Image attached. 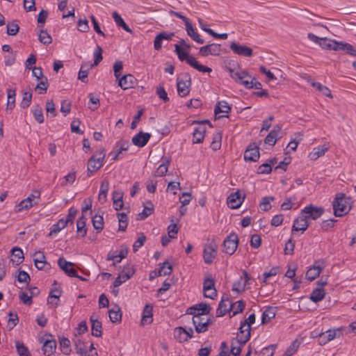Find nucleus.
Wrapping results in <instances>:
<instances>
[{
  "label": "nucleus",
  "mask_w": 356,
  "mask_h": 356,
  "mask_svg": "<svg viewBox=\"0 0 356 356\" xmlns=\"http://www.w3.org/2000/svg\"><path fill=\"white\" fill-rule=\"evenodd\" d=\"M299 347V342L298 340L293 341L289 347L286 349V352L284 354V356H292L293 355L296 351L298 350Z\"/></svg>",
  "instance_id": "obj_62"
},
{
  "label": "nucleus",
  "mask_w": 356,
  "mask_h": 356,
  "mask_svg": "<svg viewBox=\"0 0 356 356\" xmlns=\"http://www.w3.org/2000/svg\"><path fill=\"white\" fill-rule=\"evenodd\" d=\"M32 93L29 92H24L23 93L22 100L21 102V107L22 108H28L31 103Z\"/></svg>",
  "instance_id": "obj_58"
},
{
  "label": "nucleus",
  "mask_w": 356,
  "mask_h": 356,
  "mask_svg": "<svg viewBox=\"0 0 356 356\" xmlns=\"http://www.w3.org/2000/svg\"><path fill=\"white\" fill-rule=\"evenodd\" d=\"M350 198L346 196L344 193L337 194L333 202L334 214L337 217H342L347 214L350 209Z\"/></svg>",
  "instance_id": "obj_2"
},
{
  "label": "nucleus",
  "mask_w": 356,
  "mask_h": 356,
  "mask_svg": "<svg viewBox=\"0 0 356 356\" xmlns=\"http://www.w3.org/2000/svg\"><path fill=\"white\" fill-rule=\"evenodd\" d=\"M92 225L94 228L100 232L104 229V219L102 216L95 215L92 217Z\"/></svg>",
  "instance_id": "obj_50"
},
{
  "label": "nucleus",
  "mask_w": 356,
  "mask_h": 356,
  "mask_svg": "<svg viewBox=\"0 0 356 356\" xmlns=\"http://www.w3.org/2000/svg\"><path fill=\"white\" fill-rule=\"evenodd\" d=\"M233 307V302L229 298H225L222 297L216 311L217 316L220 317L225 316L227 312L232 310Z\"/></svg>",
  "instance_id": "obj_19"
},
{
  "label": "nucleus",
  "mask_w": 356,
  "mask_h": 356,
  "mask_svg": "<svg viewBox=\"0 0 356 356\" xmlns=\"http://www.w3.org/2000/svg\"><path fill=\"white\" fill-rule=\"evenodd\" d=\"M175 35L174 33H168L166 32H161L158 34L154 41V47L156 50H159L162 47V41L163 40H170Z\"/></svg>",
  "instance_id": "obj_27"
},
{
  "label": "nucleus",
  "mask_w": 356,
  "mask_h": 356,
  "mask_svg": "<svg viewBox=\"0 0 356 356\" xmlns=\"http://www.w3.org/2000/svg\"><path fill=\"white\" fill-rule=\"evenodd\" d=\"M275 316V308H273L270 307H268L267 309H266L264 311V312L262 314L261 323L262 324L267 323L268 321H270V320L273 318Z\"/></svg>",
  "instance_id": "obj_41"
},
{
  "label": "nucleus",
  "mask_w": 356,
  "mask_h": 356,
  "mask_svg": "<svg viewBox=\"0 0 356 356\" xmlns=\"http://www.w3.org/2000/svg\"><path fill=\"white\" fill-rule=\"evenodd\" d=\"M211 307L209 305L204 302L197 304L188 309V313L190 314H200L201 315H207L209 314Z\"/></svg>",
  "instance_id": "obj_21"
},
{
  "label": "nucleus",
  "mask_w": 356,
  "mask_h": 356,
  "mask_svg": "<svg viewBox=\"0 0 356 356\" xmlns=\"http://www.w3.org/2000/svg\"><path fill=\"white\" fill-rule=\"evenodd\" d=\"M33 114L34 118L38 123L41 124L44 122V115L41 107L39 106H35L34 109L33 110Z\"/></svg>",
  "instance_id": "obj_57"
},
{
  "label": "nucleus",
  "mask_w": 356,
  "mask_h": 356,
  "mask_svg": "<svg viewBox=\"0 0 356 356\" xmlns=\"http://www.w3.org/2000/svg\"><path fill=\"white\" fill-rule=\"evenodd\" d=\"M229 72L230 76L237 83L243 85L245 88L248 89L254 88L261 90L262 85L256 78H252L250 81L245 79L246 77L251 78L247 71L234 72L232 70H229Z\"/></svg>",
  "instance_id": "obj_1"
},
{
  "label": "nucleus",
  "mask_w": 356,
  "mask_h": 356,
  "mask_svg": "<svg viewBox=\"0 0 356 356\" xmlns=\"http://www.w3.org/2000/svg\"><path fill=\"white\" fill-rule=\"evenodd\" d=\"M113 17L118 26L122 27L125 31L132 33L131 29L127 25L121 16L116 12L113 13Z\"/></svg>",
  "instance_id": "obj_43"
},
{
  "label": "nucleus",
  "mask_w": 356,
  "mask_h": 356,
  "mask_svg": "<svg viewBox=\"0 0 356 356\" xmlns=\"http://www.w3.org/2000/svg\"><path fill=\"white\" fill-rule=\"evenodd\" d=\"M230 49L234 53L239 56L250 57L252 56V49L245 45H240L235 42L230 44Z\"/></svg>",
  "instance_id": "obj_18"
},
{
  "label": "nucleus",
  "mask_w": 356,
  "mask_h": 356,
  "mask_svg": "<svg viewBox=\"0 0 356 356\" xmlns=\"http://www.w3.org/2000/svg\"><path fill=\"white\" fill-rule=\"evenodd\" d=\"M325 295V292L323 289L316 288L311 293L310 299L314 302H318L324 298Z\"/></svg>",
  "instance_id": "obj_44"
},
{
  "label": "nucleus",
  "mask_w": 356,
  "mask_h": 356,
  "mask_svg": "<svg viewBox=\"0 0 356 356\" xmlns=\"http://www.w3.org/2000/svg\"><path fill=\"white\" fill-rule=\"evenodd\" d=\"M215 289V281L211 277H209L206 278L203 283V291L204 293H208L211 289Z\"/></svg>",
  "instance_id": "obj_59"
},
{
  "label": "nucleus",
  "mask_w": 356,
  "mask_h": 356,
  "mask_svg": "<svg viewBox=\"0 0 356 356\" xmlns=\"http://www.w3.org/2000/svg\"><path fill=\"white\" fill-rule=\"evenodd\" d=\"M175 52L180 60H186L193 68L201 72H211V68L200 64L195 57L189 56L188 52L184 51L179 44H175Z\"/></svg>",
  "instance_id": "obj_3"
},
{
  "label": "nucleus",
  "mask_w": 356,
  "mask_h": 356,
  "mask_svg": "<svg viewBox=\"0 0 356 356\" xmlns=\"http://www.w3.org/2000/svg\"><path fill=\"white\" fill-rule=\"evenodd\" d=\"M170 164V161L168 159H166L165 162L161 163L155 171V176L156 177H163L164 176L166 172H168V165Z\"/></svg>",
  "instance_id": "obj_51"
},
{
  "label": "nucleus",
  "mask_w": 356,
  "mask_h": 356,
  "mask_svg": "<svg viewBox=\"0 0 356 356\" xmlns=\"http://www.w3.org/2000/svg\"><path fill=\"white\" fill-rule=\"evenodd\" d=\"M15 346L19 356H31L28 348L23 343L17 341H15Z\"/></svg>",
  "instance_id": "obj_53"
},
{
  "label": "nucleus",
  "mask_w": 356,
  "mask_h": 356,
  "mask_svg": "<svg viewBox=\"0 0 356 356\" xmlns=\"http://www.w3.org/2000/svg\"><path fill=\"white\" fill-rule=\"evenodd\" d=\"M328 148L325 145L318 146L313 149L312 152L309 153V157L311 160H316L320 156H322L327 151Z\"/></svg>",
  "instance_id": "obj_39"
},
{
  "label": "nucleus",
  "mask_w": 356,
  "mask_h": 356,
  "mask_svg": "<svg viewBox=\"0 0 356 356\" xmlns=\"http://www.w3.org/2000/svg\"><path fill=\"white\" fill-rule=\"evenodd\" d=\"M60 346L63 354L69 355L70 353V341L67 338L64 337L60 338Z\"/></svg>",
  "instance_id": "obj_47"
},
{
  "label": "nucleus",
  "mask_w": 356,
  "mask_h": 356,
  "mask_svg": "<svg viewBox=\"0 0 356 356\" xmlns=\"http://www.w3.org/2000/svg\"><path fill=\"white\" fill-rule=\"evenodd\" d=\"M12 256L13 258L10 259V261L15 264L16 266L19 265L24 260V254L21 248L15 247L13 248Z\"/></svg>",
  "instance_id": "obj_33"
},
{
  "label": "nucleus",
  "mask_w": 356,
  "mask_h": 356,
  "mask_svg": "<svg viewBox=\"0 0 356 356\" xmlns=\"http://www.w3.org/2000/svg\"><path fill=\"white\" fill-rule=\"evenodd\" d=\"M230 111L231 107L226 101H219L215 106L214 113L218 115L220 113L228 114Z\"/></svg>",
  "instance_id": "obj_36"
},
{
  "label": "nucleus",
  "mask_w": 356,
  "mask_h": 356,
  "mask_svg": "<svg viewBox=\"0 0 356 356\" xmlns=\"http://www.w3.org/2000/svg\"><path fill=\"white\" fill-rule=\"evenodd\" d=\"M150 138V134L140 131L132 138V143L136 146L143 147L146 145Z\"/></svg>",
  "instance_id": "obj_22"
},
{
  "label": "nucleus",
  "mask_w": 356,
  "mask_h": 356,
  "mask_svg": "<svg viewBox=\"0 0 356 356\" xmlns=\"http://www.w3.org/2000/svg\"><path fill=\"white\" fill-rule=\"evenodd\" d=\"M38 39L40 42H42L44 44H49L52 42L51 37L50 35L47 33V31L41 30L39 35Z\"/></svg>",
  "instance_id": "obj_55"
},
{
  "label": "nucleus",
  "mask_w": 356,
  "mask_h": 356,
  "mask_svg": "<svg viewBox=\"0 0 356 356\" xmlns=\"http://www.w3.org/2000/svg\"><path fill=\"white\" fill-rule=\"evenodd\" d=\"M108 189H109V182L108 180L104 179L101 184L100 190H99V196H98L99 201L101 202L102 203H104L106 201V196H107V193L108 191Z\"/></svg>",
  "instance_id": "obj_37"
},
{
  "label": "nucleus",
  "mask_w": 356,
  "mask_h": 356,
  "mask_svg": "<svg viewBox=\"0 0 356 356\" xmlns=\"http://www.w3.org/2000/svg\"><path fill=\"white\" fill-rule=\"evenodd\" d=\"M56 348V341L55 340H47L42 346L43 353L46 356H50L54 354Z\"/></svg>",
  "instance_id": "obj_35"
},
{
  "label": "nucleus",
  "mask_w": 356,
  "mask_h": 356,
  "mask_svg": "<svg viewBox=\"0 0 356 356\" xmlns=\"http://www.w3.org/2000/svg\"><path fill=\"white\" fill-rule=\"evenodd\" d=\"M238 236L234 233H231L223 242V252L229 255L233 254L238 247Z\"/></svg>",
  "instance_id": "obj_11"
},
{
  "label": "nucleus",
  "mask_w": 356,
  "mask_h": 356,
  "mask_svg": "<svg viewBox=\"0 0 356 356\" xmlns=\"http://www.w3.org/2000/svg\"><path fill=\"white\" fill-rule=\"evenodd\" d=\"M174 334L175 339H177L179 342H184L188 341V335H186V329L182 327L175 328Z\"/></svg>",
  "instance_id": "obj_49"
},
{
  "label": "nucleus",
  "mask_w": 356,
  "mask_h": 356,
  "mask_svg": "<svg viewBox=\"0 0 356 356\" xmlns=\"http://www.w3.org/2000/svg\"><path fill=\"white\" fill-rule=\"evenodd\" d=\"M136 83V78L130 74L124 75L118 81V86L123 90L132 88Z\"/></svg>",
  "instance_id": "obj_20"
},
{
  "label": "nucleus",
  "mask_w": 356,
  "mask_h": 356,
  "mask_svg": "<svg viewBox=\"0 0 356 356\" xmlns=\"http://www.w3.org/2000/svg\"><path fill=\"white\" fill-rule=\"evenodd\" d=\"M119 231H125L127 227V216L125 213H118Z\"/></svg>",
  "instance_id": "obj_52"
},
{
  "label": "nucleus",
  "mask_w": 356,
  "mask_h": 356,
  "mask_svg": "<svg viewBox=\"0 0 356 356\" xmlns=\"http://www.w3.org/2000/svg\"><path fill=\"white\" fill-rule=\"evenodd\" d=\"M67 226L66 222H64V219H60L57 223L52 225L49 236H52L58 233L60 230L64 229Z\"/></svg>",
  "instance_id": "obj_48"
},
{
  "label": "nucleus",
  "mask_w": 356,
  "mask_h": 356,
  "mask_svg": "<svg viewBox=\"0 0 356 356\" xmlns=\"http://www.w3.org/2000/svg\"><path fill=\"white\" fill-rule=\"evenodd\" d=\"M339 42H337L334 40H329L326 38H323L322 39L320 40L319 45L322 48L325 49H329V50L332 49L334 51H337V50H339Z\"/></svg>",
  "instance_id": "obj_31"
},
{
  "label": "nucleus",
  "mask_w": 356,
  "mask_h": 356,
  "mask_svg": "<svg viewBox=\"0 0 356 356\" xmlns=\"http://www.w3.org/2000/svg\"><path fill=\"white\" fill-rule=\"evenodd\" d=\"M92 334L96 337H99L102 335V323L99 321L92 323Z\"/></svg>",
  "instance_id": "obj_61"
},
{
  "label": "nucleus",
  "mask_w": 356,
  "mask_h": 356,
  "mask_svg": "<svg viewBox=\"0 0 356 356\" xmlns=\"http://www.w3.org/2000/svg\"><path fill=\"white\" fill-rule=\"evenodd\" d=\"M191 86V75L186 72L177 79V88L179 95L181 97L187 96L190 92Z\"/></svg>",
  "instance_id": "obj_4"
},
{
  "label": "nucleus",
  "mask_w": 356,
  "mask_h": 356,
  "mask_svg": "<svg viewBox=\"0 0 356 356\" xmlns=\"http://www.w3.org/2000/svg\"><path fill=\"white\" fill-rule=\"evenodd\" d=\"M147 204H149V207H144L143 211L137 215L136 220H145L146 218H147L153 213L154 206L152 203L151 202H147Z\"/></svg>",
  "instance_id": "obj_42"
},
{
  "label": "nucleus",
  "mask_w": 356,
  "mask_h": 356,
  "mask_svg": "<svg viewBox=\"0 0 356 356\" xmlns=\"http://www.w3.org/2000/svg\"><path fill=\"white\" fill-rule=\"evenodd\" d=\"M311 85L320 91L323 95L332 98L331 91L327 86H323L321 83L315 81H311Z\"/></svg>",
  "instance_id": "obj_45"
},
{
  "label": "nucleus",
  "mask_w": 356,
  "mask_h": 356,
  "mask_svg": "<svg viewBox=\"0 0 356 356\" xmlns=\"http://www.w3.org/2000/svg\"><path fill=\"white\" fill-rule=\"evenodd\" d=\"M309 225V223L306 219V217L301 216L295 220L292 227V231H301L302 232H304L307 229Z\"/></svg>",
  "instance_id": "obj_24"
},
{
  "label": "nucleus",
  "mask_w": 356,
  "mask_h": 356,
  "mask_svg": "<svg viewBox=\"0 0 356 356\" xmlns=\"http://www.w3.org/2000/svg\"><path fill=\"white\" fill-rule=\"evenodd\" d=\"M172 270V267L170 264H168V261H164L161 266L158 269L157 271H155L156 276H165L171 274Z\"/></svg>",
  "instance_id": "obj_40"
},
{
  "label": "nucleus",
  "mask_w": 356,
  "mask_h": 356,
  "mask_svg": "<svg viewBox=\"0 0 356 356\" xmlns=\"http://www.w3.org/2000/svg\"><path fill=\"white\" fill-rule=\"evenodd\" d=\"M281 131V127L280 125H276L274 127L273 129L271 130L267 136L264 139V142L266 144H268L270 145H275L277 140L280 138L278 136L280 132Z\"/></svg>",
  "instance_id": "obj_25"
},
{
  "label": "nucleus",
  "mask_w": 356,
  "mask_h": 356,
  "mask_svg": "<svg viewBox=\"0 0 356 356\" xmlns=\"http://www.w3.org/2000/svg\"><path fill=\"white\" fill-rule=\"evenodd\" d=\"M193 315V323L195 326V331L197 333H202L207 331L209 325L211 323V319L204 318V315H201L200 314Z\"/></svg>",
  "instance_id": "obj_9"
},
{
  "label": "nucleus",
  "mask_w": 356,
  "mask_h": 356,
  "mask_svg": "<svg viewBox=\"0 0 356 356\" xmlns=\"http://www.w3.org/2000/svg\"><path fill=\"white\" fill-rule=\"evenodd\" d=\"M134 265L129 264L126 265L113 282L114 287H118L122 283L130 279L135 273Z\"/></svg>",
  "instance_id": "obj_6"
},
{
  "label": "nucleus",
  "mask_w": 356,
  "mask_h": 356,
  "mask_svg": "<svg viewBox=\"0 0 356 356\" xmlns=\"http://www.w3.org/2000/svg\"><path fill=\"white\" fill-rule=\"evenodd\" d=\"M99 156L97 157L96 155H93L88 162V177H90L92 173L98 169H99L103 165V160L105 157V149H102L98 153Z\"/></svg>",
  "instance_id": "obj_7"
},
{
  "label": "nucleus",
  "mask_w": 356,
  "mask_h": 356,
  "mask_svg": "<svg viewBox=\"0 0 356 356\" xmlns=\"http://www.w3.org/2000/svg\"><path fill=\"white\" fill-rule=\"evenodd\" d=\"M40 196V192L39 191H34L31 194H30L27 198L23 200L20 202V203L17 206V211H21L24 209H29L31 208L34 204L37 202H34L35 199H39Z\"/></svg>",
  "instance_id": "obj_13"
},
{
  "label": "nucleus",
  "mask_w": 356,
  "mask_h": 356,
  "mask_svg": "<svg viewBox=\"0 0 356 356\" xmlns=\"http://www.w3.org/2000/svg\"><path fill=\"white\" fill-rule=\"evenodd\" d=\"M323 213H324L323 208L318 207L314 206L312 204H310V205L305 207L302 210V213L305 214L303 216L306 217V219L307 220H308V219L316 220L318 218H320L323 215Z\"/></svg>",
  "instance_id": "obj_12"
},
{
  "label": "nucleus",
  "mask_w": 356,
  "mask_h": 356,
  "mask_svg": "<svg viewBox=\"0 0 356 356\" xmlns=\"http://www.w3.org/2000/svg\"><path fill=\"white\" fill-rule=\"evenodd\" d=\"M324 268L323 261H317L314 263V266L311 267L306 273V277L309 281L314 280L319 276L321 271Z\"/></svg>",
  "instance_id": "obj_15"
},
{
  "label": "nucleus",
  "mask_w": 356,
  "mask_h": 356,
  "mask_svg": "<svg viewBox=\"0 0 356 356\" xmlns=\"http://www.w3.org/2000/svg\"><path fill=\"white\" fill-rule=\"evenodd\" d=\"M58 265L69 277H77V271L73 268V263L60 257L58 260Z\"/></svg>",
  "instance_id": "obj_16"
},
{
  "label": "nucleus",
  "mask_w": 356,
  "mask_h": 356,
  "mask_svg": "<svg viewBox=\"0 0 356 356\" xmlns=\"http://www.w3.org/2000/svg\"><path fill=\"white\" fill-rule=\"evenodd\" d=\"M103 49L100 46H97L95 51L94 52V63L91 64L90 66H96L103 59L102 57Z\"/></svg>",
  "instance_id": "obj_56"
},
{
  "label": "nucleus",
  "mask_w": 356,
  "mask_h": 356,
  "mask_svg": "<svg viewBox=\"0 0 356 356\" xmlns=\"http://www.w3.org/2000/svg\"><path fill=\"white\" fill-rule=\"evenodd\" d=\"M193 123L198 124L194 129L193 134V143H201L203 142L204 138L205 132L207 131L205 124H208L209 127H212V124L209 120H203L202 122H194Z\"/></svg>",
  "instance_id": "obj_8"
},
{
  "label": "nucleus",
  "mask_w": 356,
  "mask_h": 356,
  "mask_svg": "<svg viewBox=\"0 0 356 356\" xmlns=\"http://www.w3.org/2000/svg\"><path fill=\"white\" fill-rule=\"evenodd\" d=\"M243 200L239 191L231 193L227 198V204L231 209L238 208Z\"/></svg>",
  "instance_id": "obj_23"
},
{
  "label": "nucleus",
  "mask_w": 356,
  "mask_h": 356,
  "mask_svg": "<svg viewBox=\"0 0 356 356\" xmlns=\"http://www.w3.org/2000/svg\"><path fill=\"white\" fill-rule=\"evenodd\" d=\"M16 90L7 89V103L6 111L10 113L15 106Z\"/></svg>",
  "instance_id": "obj_29"
},
{
  "label": "nucleus",
  "mask_w": 356,
  "mask_h": 356,
  "mask_svg": "<svg viewBox=\"0 0 356 356\" xmlns=\"http://www.w3.org/2000/svg\"><path fill=\"white\" fill-rule=\"evenodd\" d=\"M341 329V327H339L334 330H328L325 332H321L315 335L314 337H318V344L323 346L335 338H339Z\"/></svg>",
  "instance_id": "obj_5"
},
{
  "label": "nucleus",
  "mask_w": 356,
  "mask_h": 356,
  "mask_svg": "<svg viewBox=\"0 0 356 356\" xmlns=\"http://www.w3.org/2000/svg\"><path fill=\"white\" fill-rule=\"evenodd\" d=\"M115 307H117V310L111 309L108 312L109 318L113 323H118L122 320L121 310L117 305Z\"/></svg>",
  "instance_id": "obj_46"
},
{
  "label": "nucleus",
  "mask_w": 356,
  "mask_h": 356,
  "mask_svg": "<svg viewBox=\"0 0 356 356\" xmlns=\"http://www.w3.org/2000/svg\"><path fill=\"white\" fill-rule=\"evenodd\" d=\"M217 254V245L211 243L204 247L203 251L204 261L207 264H211Z\"/></svg>",
  "instance_id": "obj_14"
},
{
  "label": "nucleus",
  "mask_w": 356,
  "mask_h": 356,
  "mask_svg": "<svg viewBox=\"0 0 356 356\" xmlns=\"http://www.w3.org/2000/svg\"><path fill=\"white\" fill-rule=\"evenodd\" d=\"M251 326L244 321L241 323L236 338V343L245 344L250 338Z\"/></svg>",
  "instance_id": "obj_10"
},
{
  "label": "nucleus",
  "mask_w": 356,
  "mask_h": 356,
  "mask_svg": "<svg viewBox=\"0 0 356 356\" xmlns=\"http://www.w3.org/2000/svg\"><path fill=\"white\" fill-rule=\"evenodd\" d=\"M74 344L76 353L80 356H90L87 350L85 343L81 340V339L76 336V338L73 340Z\"/></svg>",
  "instance_id": "obj_32"
},
{
  "label": "nucleus",
  "mask_w": 356,
  "mask_h": 356,
  "mask_svg": "<svg viewBox=\"0 0 356 356\" xmlns=\"http://www.w3.org/2000/svg\"><path fill=\"white\" fill-rule=\"evenodd\" d=\"M34 257H37L33 259L35 266L38 270L44 269L46 266H50L49 264L47 262L46 257L43 252L38 251L35 252Z\"/></svg>",
  "instance_id": "obj_26"
},
{
  "label": "nucleus",
  "mask_w": 356,
  "mask_h": 356,
  "mask_svg": "<svg viewBox=\"0 0 356 356\" xmlns=\"http://www.w3.org/2000/svg\"><path fill=\"white\" fill-rule=\"evenodd\" d=\"M296 138L291 140V141L288 144V147H290L293 151H295L297 149L299 141H300L302 139L303 134L301 132H298L296 134Z\"/></svg>",
  "instance_id": "obj_63"
},
{
  "label": "nucleus",
  "mask_w": 356,
  "mask_h": 356,
  "mask_svg": "<svg viewBox=\"0 0 356 356\" xmlns=\"http://www.w3.org/2000/svg\"><path fill=\"white\" fill-rule=\"evenodd\" d=\"M259 159V148L255 143L250 144L244 152V159L250 161H257Z\"/></svg>",
  "instance_id": "obj_17"
},
{
  "label": "nucleus",
  "mask_w": 356,
  "mask_h": 356,
  "mask_svg": "<svg viewBox=\"0 0 356 356\" xmlns=\"http://www.w3.org/2000/svg\"><path fill=\"white\" fill-rule=\"evenodd\" d=\"M19 29V25L15 22H13L7 24V33L10 35H17Z\"/></svg>",
  "instance_id": "obj_64"
},
{
  "label": "nucleus",
  "mask_w": 356,
  "mask_h": 356,
  "mask_svg": "<svg viewBox=\"0 0 356 356\" xmlns=\"http://www.w3.org/2000/svg\"><path fill=\"white\" fill-rule=\"evenodd\" d=\"M86 218L83 214L76 221V229L78 234L81 237H84L87 234V229L86 228Z\"/></svg>",
  "instance_id": "obj_38"
},
{
  "label": "nucleus",
  "mask_w": 356,
  "mask_h": 356,
  "mask_svg": "<svg viewBox=\"0 0 356 356\" xmlns=\"http://www.w3.org/2000/svg\"><path fill=\"white\" fill-rule=\"evenodd\" d=\"M186 30L187 31V34L197 43L203 44L204 42V40L201 38L200 35L193 29L191 22L186 23Z\"/></svg>",
  "instance_id": "obj_34"
},
{
  "label": "nucleus",
  "mask_w": 356,
  "mask_h": 356,
  "mask_svg": "<svg viewBox=\"0 0 356 356\" xmlns=\"http://www.w3.org/2000/svg\"><path fill=\"white\" fill-rule=\"evenodd\" d=\"M245 282L243 281V277H241L238 281L235 282L233 284L232 291H236L237 293H241L245 291Z\"/></svg>",
  "instance_id": "obj_60"
},
{
  "label": "nucleus",
  "mask_w": 356,
  "mask_h": 356,
  "mask_svg": "<svg viewBox=\"0 0 356 356\" xmlns=\"http://www.w3.org/2000/svg\"><path fill=\"white\" fill-rule=\"evenodd\" d=\"M339 50H343L352 56H356V48H355L352 44L339 42Z\"/></svg>",
  "instance_id": "obj_54"
},
{
  "label": "nucleus",
  "mask_w": 356,
  "mask_h": 356,
  "mask_svg": "<svg viewBox=\"0 0 356 356\" xmlns=\"http://www.w3.org/2000/svg\"><path fill=\"white\" fill-rule=\"evenodd\" d=\"M61 295V291L59 289H52L49 294L47 303L51 305V307L56 308L58 305L59 298Z\"/></svg>",
  "instance_id": "obj_28"
},
{
  "label": "nucleus",
  "mask_w": 356,
  "mask_h": 356,
  "mask_svg": "<svg viewBox=\"0 0 356 356\" xmlns=\"http://www.w3.org/2000/svg\"><path fill=\"white\" fill-rule=\"evenodd\" d=\"M152 310L153 307L151 305H146L144 307L143 312V316L141 319V324L143 325L150 324L152 323L153 318H152Z\"/></svg>",
  "instance_id": "obj_30"
}]
</instances>
